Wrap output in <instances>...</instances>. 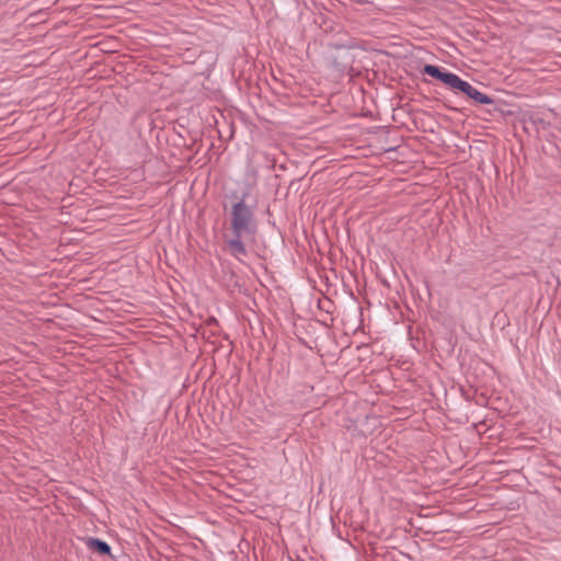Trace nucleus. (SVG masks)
Returning a JSON list of instances; mask_svg holds the SVG:
<instances>
[{
  "label": "nucleus",
  "mask_w": 561,
  "mask_h": 561,
  "mask_svg": "<svg viewBox=\"0 0 561 561\" xmlns=\"http://www.w3.org/2000/svg\"><path fill=\"white\" fill-rule=\"evenodd\" d=\"M231 228L233 238L227 241L229 251L234 257L242 260L247 255L243 241L251 239L255 231L253 214L243 202H239L232 207Z\"/></svg>",
  "instance_id": "obj_1"
},
{
  "label": "nucleus",
  "mask_w": 561,
  "mask_h": 561,
  "mask_svg": "<svg viewBox=\"0 0 561 561\" xmlns=\"http://www.w3.org/2000/svg\"><path fill=\"white\" fill-rule=\"evenodd\" d=\"M423 70L424 73L440 80L453 90L465 93L468 98L472 99L479 104L493 103V100L489 95L480 92L469 82L462 80L459 76L453 72L442 71L437 66L434 65H425Z\"/></svg>",
  "instance_id": "obj_2"
},
{
  "label": "nucleus",
  "mask_w": 561,
  "mask_h": 561,
  "mask_svg": "<svg viewBox=\"0 0 561 561\" xmlns=\"http://www.w3.org/2000/svg\"><path fill=\"white\" fill-rule=\"evenodd\" d=\"M423 70L424 73L440 80L453 90L465 93L468 98L472 99L479 104L493 103V100L489 95L480 92L469 82L462 80L459 76L453 72L442 71L437 66L434 65H425Z\"/></svg>",
  "instance_id": "obj_3"
},
{
  "label": "nucleus",
  "mask_w": 561,
  "mask_h": 561,
  "mask_svg": "<svg viewBox=\"0 0 561 561\" xmlns=\"http://www.w3.org/2000/svg\"><path fill=\"white\" fill-rule=\"evenodd\" d=\"M423 70L424 73L440 80L453 90L465 93L468 98L472 99L479 104L493 103V100L489 95L480 92L469 82L462 80L459 76L453 72L442 71L437 66L434 65H425Z\"/></svg>",
  "instance_id": "obj_4"
},
{
  "label": "nucleus",
  "mask_w": 561,
  "mask_h": 561,
  "mask_svg": "<svg viewBox=\"0 0 561 561\" xmlns=\"http://www.w3.org/2000/svg\"><path fill=\"white\" fill-rule=\"evenodd\" d=\"M91 547L103 554H107L111 551L110 546L105 541H102L100 539H92Z\"/></svg>",
  "instance_id": "obj_5"
}]
</instances>
